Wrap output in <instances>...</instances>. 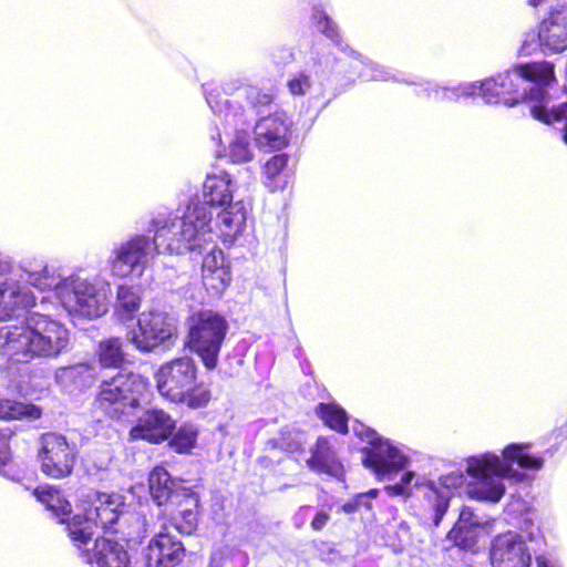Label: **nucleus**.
<instances>
[{
  "label": "nucleus",
  "mask_w": 567,
  "mask_h": 567,
  "mask_svg": "<svg viewBox=\"0 0 567 567\" xmlns=\"http://www.w3.org/2000/svg\"><path fill=\"white\" fill-rule=\"evenodd\" d=\"M209 218L204 205H190L181 218L158 227L153 237L143 234L132 236L113 251V275L127 277L136 267H144L148 257L159 254L161 247L177 255L202 251L207 241L205 235L209 233Z\"/></svg>",
  "instance_id": "1"
},
{
  "label": "nucleus",
  "mask_w": 567,
  "mask_h": 567,
  "mask_svg": "<svg viewBox=\"0 0 567 567\" xmlns=\"http://www.w3.org/2000/svg\"><path fill=\"white\" fill-rule=\"evenodd\" d=\"M64 324L44 315L32 316L27 324L12 326L6 333L4 348L11 360L29 363L37 358H56L69 346Z\"/></svg>",
  "instance_id": "2"
},
{
  "label": "nucleus",
  "mask_w": 567,
  "mask_h": 567,
  "mask_svg": "<svg viewBox=\"0 0 567 567\" xmlns=\"http://www.w3.org/2000/svg\"><path fill=\"white\" fill-rule=\"evenodd\" d=\"M148 380L138 373L120 370L101 381L93 400V408L113 421L127 420L135 410L150 402Z\"/></svg>",
  "instance_id": "3"
},
{
  "label": "nucleus",
  "mask_w": 567,
  "mask_h": 567,
  "mask_svg": "<svg viewBox=\"0 0 567 567\" xmlns=\"http://www.w3.org/2000/svg\"><path fill=\"white\" fill-rule=\"evenodd\" d=\"M162 396L192 410L206 408L212 401L209 385L198 379V367L188 355L163 363L155 373Z\"/></svg>",
  "instance_id": "4"
},
{
  "label": "nucleus",
  "mask_w": 567,
  "mask_h": 567,
  "mask_svg": "<svg viewBox=\"0 0 567 567\" xmlns=\"http://www.w3.org/2000/svg\"><path fill=\"white\" fill-rule=\"evenodd\" d=\"M229 324L212 309H199L187 317L184 347L196 354L208 371L218 367Z\"/></svg>",
  "instance_id": "5"
},
{
  "label": "nucleus",
  "mask_w": 567,
  "mask_h": 567,
  "mask_svg": "<svg viewBox=\"0 0 567 567\" xmlns=\"http://www.w3.org/2000/svg\"><path fill=\"white\" fill-rule=\"evenodd\" d=\"M76 447L63 434L47 432L39 437L37 458L41 473L52 480L72 475L76 465Z\"/></svg>",
  "instance_id": "6"
},
{
  "label": "nucleus",
  "mask_w": 567,
  "mask_h": 567,
  "mask_svg": "<svg viewBox=\"0 0 567 567\" xmlns=\"http://www.w3.org/2000/svg\"><path fill=\"white\" fill-rule=\"evenodd\" d=\"M506 470L497 455L470 457L466 472L475 481L468 486V495L477 501L499 502L505 494V486L498 477L505 475Z\"/></svg>",
  "instance_id": "7"
},
{
  "label": "nucleus",
  "mask_w": 567,
  "mask_h": 567,
  "mask_svg": "<svg viewBox=\"0 0 567 567\" xmlns=\"http://www.w3.org/2000/svg\"><path fill=\"white\" fill-rule=\"evenodd\" d=\"M535 87H523V83L517 75L511 72L497 74L496 76L484 80L481 83V94L488 104H504L514 106L520 103L534 104L532 100Z\"/></svg>",
  "instance_id": "8"
},
{
  "label": "nucleus",
  "mask_w": 567,
  "mask_h": 567,
  "mask_svg": "<svg viewBox=\"0 0 567 567\" xmlns=\"http://www.w3.org/2000/svg\"><path fill=\"white\" fill-rule=\"evenodd\" d=\"M176 427V421L169 412L161 408L145 409L128 430L132 441H144L152 445L166 442Z\"/></svg>",
  "instance_id": "9"
},
{
  "label": "nucleus",
  "mask_w": 567,
  "mask_h": 567,
  "mask_svg": "<svg viewBox=\"0 0 567 567\" xmlns=\"http://www.w3.org/2000/svg\"><path fill=\"white\" fill-rule=\"evenodd\" d=\"M174 330L166 312L147 311L137 320V330L132 333L130 341L140 352L148 353L171 339Z\"/></svg>",
  "instance_id": "10"
},
{
  "label": "nucleus",
  "mask_w": 567,
  "mask_h": 567,
  "mask_svg": "<svg viewBox=\"0 0 567 567\" xmlns=\"http://www.w3.org/2000/svg\"><path fill=\"white\" fill-rule=\"evenodd\" d=\"M450 504V497L433 482L416 483L411 508L422 524L439 526Z\"/></svg>",
  "instance_id": "11"
},
{
  "label": "nucleus",
  "mask_w": 567,
  "mask_h": 567,
  "mask_svg": "<svg viewBox=\"0 0 567 567\" xmlns=\"http://www.w3.org/2000/svg\"><path fill=\"white\" fill-rule=\"evenodd\" d=\"M493 567H530L532 556L522 537L514 532L496 535L491 543Z\"/></svg>",
  "instance_id": "12"
},
{
  "label": "nucleus",
  "mask_w": 567,
  "mask_h": 567,
  "mask_svg": "<svg viewBox=\"0 0 567 567\" xmlns=\"http://www.w3.org/2000/svg\"><path fill=\"white\" fill-rule=\"evenodd\" d=\"M186 557L184 543L175 535L159 532L145 548V567H177Z\"/></svg>",
  "instance_id": "13"
},
{
  "label": "nucleus",
  "mask_w": 567,
  "mask_h": 567,
  "mask_svg": "<svg viewBox=\"0 0 567 567\" xmlns=\"http://www.w3.org/2000/svg\"><path fill=\"white\" fill-rule=\"evenodd\" d=\"M182 492L165 506L171 525L183 535H192L198 527L199 495L192 487Z\"/></svg>",
  "instance_id": "14"
},
{
  "label": "nucleus",
  "mask_w": 567,
  "mask_h": 567,
  "mask_svg": "<svg viewBox=\"0 0 567 567\" xmlns=\"http://www.w3.org/2000/svg\"><path fill=\"white\" fill-rule=\"evenodd\" d=\"M362 464L370 468L379 480L385 475L398 473L405 465V457L399 450L383 437L372 446H363Z\"/></svg>",
  "instance_id": "15"
},
{
  "label": "nucleus",
  "mask_w": 567,
  "mask_h": 567,
  "mask_svg": "<svg viewBox=\"0 0 567 567\" xmlns=\"http://www.w3.org/2000/svg\"><path fill=\"white\" fill-rule=\"evenodd\" d=\"M116 493L97 492L94 499L84 509V515L93 526L100 527L105 534H117L115 525L123 513L124 503Z\"/></svg>",
  "instance_id": "16"
},
{
  "label": "nucleus",
  "mask_w": 567,
  "mask_h": 567,
  "mask_svg": "<svg viewBox=\"0 0 567 567\" xmlns=\"http://www.w3.org/2000/svg\"><path fill=\"white\" fill-rule=\"evenodd\" d=\"M538 38L554 53L567 49V3L550 8L539 24Z\"/></svg>",
  "instance_id": "17"
},
{
  "label": "nucleus",
  "mask_w": 567,
  "mask_h": 567,
  "mask_svg": "<svg viewBox=\"0 0 567 567\" xmlns=\"http://www.w3.org/2000/svg\"><path fill=\"white\" fill-rule=\"evenodd\" d=\"M306 465L310 471L337 478L344 475V466L338 457L330 436L319 435L311 445Z\"/></svg>",
  "instance_id": "18"
},
{
  "label": "nucleus",
  "mask_w": 567,
  "mask_h": 567,
  "mask_svg": "<svg viewBox=\"0 0 567 567\" xmlns=\"http://www.w3.org/2000/svg\"><path fill=\"white\" fill-rule=\"evenodd\" d=\"M231 178L227 172H221L220 174H209L206 176V179L203 185V196L204 202L193 200L190 202L186 208L190 205H204L206 210L212 217L210 207H224L233 203V192L230 189ZM212 218H209V223ZM210 227V224L208 225Z\"/></svg>",
  "instance_id": "19"
},
{
  "label": "nucleus",
  "mask_w": 567,
  "mask_h": 567,
  "mask_svg": "<svg viewBox=\"0 0 567 567\" xmlns=\"http://www.w3.org/2000/svg\"><path fill=\"white\" fill-rule=\"evenodd\" d=\"M83 556L89 564L96 567H128L130 556L124 547L105 537L96 538L92 550H84Z\"/></svg>",
  "instance_id": "20"
},
{
  "label": "nucleus",
  "mask_w": 567,
  "mask_h": 567,
  "mask_svg": "<svg viewBox=\"0 0 567 567\" xmlns=\"http://www.w3.org/2000/svg\"><path fill=\"white\" fill-rule=\"evenodd\" d=\"M258 141L271 150H281L289 144V123L285 112H275L258 124Z\"/></svg>",
  "instance_id": "21"
},
{
  "label": "nucleus",
  "mask_w": 567,
  "mask_h": 567,
  "mask_svg": "<svg viewBox=\"0 0 567 567\" xmlns=\"http://www.w3.org/2000/svg\"><path fill=\"white\" fill-rule=\"evenodd\" d=\"M186 487L177 483L162 465L155 466L148 474L150 494L158 506H166L182 492L179 489Z\"/></svg>",
  "instance_id": "22"
},
{
  "label": "nucleus",
  "mask_w": 567,
  "mask_h": 567,
  "mask_svg": "<svg viewBox=\"0 0 567 567\" xmlns=\"http://www.w3.org/2000/svg\"><path fill=\"white\" fill-rule=\"evenodd\" d=\"M247 217L246 208L241 200L230 203L224 206V209L217 215V235L216 237L223 244H231L241 231Z\"/></svg>",
  "instance_id": "23"
},
{
  "label": "nucleus",
  "mask_w": 567,
  "mask_h": 567,
  "mask_svg": "<svg viewBox=\"0 0 567 567\" xmlns=\"http://www.w3.org/2000/svg\"><path fill=\"white\" fill-rule=\"evenodd\" d=\"M549 99L547 90L535 87L532 95L534 101V104L530 105L532 116L546 125L563 123V128H567V102L548 107Z\"/></svg>",
  "instance_id": "24"
},
{
  "label": "nucleus",
  "mask_w": 567,
  "mask_h": 567,
  "mask_svg": "<svg viewBox=\"0 0 567 567\" xmlns=\"http://www.w3.org/2000/svg\"><path fill=\"white\" fill-rule=\"evenodd\" d=\"M124 346V340L116 336L100 340L94 350V358L99 365L103 369L122 370L127 363Z\"/></svg>",
  "instance_id": "25"
},
{
  "label": "nucleus",
  "mask_w": 567,
  "mask_h": 567,
  "mask_svg": "<svg viewBox=\"0 0 567 567\" xmlns=\"http://www.w3.org/2000/svg\"><path fill=\"white\" fill-rule=\"evenodd\" d=\"M513 73L522 82H533L536 84L534 87H542L544 90L556 82L555 65L553 62L545 60L515 64Z\"/></svg>",
  "instance_id": "26"
},
{
  "label": "nucleus",
  "mask_w": 567,
  "mask_h": 567,
  "mask_svg": "<svg viewBox=\"0 0 567 567\" xmlns=\"http://www.w3.org/2000/svg\"><path fill=\"white\" fill-rule=\"evenodd\" d=\"M32 495L52 513V515L58 519V523L66 516H70L73 512L70 501L66 499L62 491L54 485H39L33 488Z\"/></svg>",
  "instance_id": "27"
},
{
  "label": "nucleus",
  "mask_w": 567,
  "mask_h": 567,
  "mask_svg": "<svg viewBox=\"0 0 567 567\" xmlns=\"http://www.w3.org/2000/svg\"><path fill=\"white\" fill-rule=\"evenodd\" d=\"M99 372L94 364L80 362L72 365L60 368L58 381L64 386H71L78 390L91 388L97 379Z\"/></svg>",
  "instance_id": "28"
},
{
  "label": "nucleus",
  "mask_w": 567,
  "mask_h": 567,
  "mask_svg": "<svg viewBox=\"0 0 567 567\" xmlns=\"http://www.w3.org/2000/svg\"><path fill=\"white\" fill-rule=\"evenodd\" d=\"M472 511L467 507H463L457 522L447 532V539L453 543L454 546L471 550L477 543V527L478 524L471 522Z\"/></svg>",
  "instance_id": "29"
},
{
  "label": "nucleus",
  "mask_w": 567,
  "mask_h": 567,
  "mask_svg": "<svg viewBox=\"0 0 567 567\" xmlns=\"http://www.w3.org/2000/svg\"><path fill=\"white\" fill-rule=\"evenodd\" d=\"M142 305V290L138 286L120 285L116 289L114 312L122 321L133 320Z\"/></svg>",
  "instance_id": "30"
},
{
  "label": "nucleus",
  "mask_w": 567,
  "mask_h": 567,
  "mask_svg": "<svg viewBox=\"0 0 567 567\" xmlns=\"http://www.w3.org/2000/svg\"><path fill=\"white\" fill-rule=\"evenodd\" d=\"M65 526L66 536L72 543L74 547L81 550L83 555L86 546L93 539V530L92 523L89 522V518L84 515V513H78L74 515L66 516L64 519L60 522Z\"/></svg>",
  "instance_id": "31"
},
{
  "label": "nucleus",
  "mask_w": 567,
  "mask_h": 567,
  "mask_svg": "<svg viewBox=\"0 0 567 567\" xmlns=\"http://www.w3.org/2000/svg\"><path fill=\"white\" fill-rule=\"evenodd\" d=\"M315 413L328 429L342 435L349 433V415L338 403L320 402L315 406Z\"/></svg>",
  "instance_id": "32"
},
{
  "label": "nucleus",
  "mask_w": 567,
  "mask_h": 567,
  "mask_svg": "<svg viewBox=\"0 0 567 567\" xmlns=\"http://www.w3.org/2000/svg\"><path fill=\"white\" fill-rule=\"evenodd\" d=\"M198 430L192 423H183L175 427L166 441L168 447L176 454H190L197 444Z\"/></svg>",
  "instance_id": "33"
},
{
  "label": "nucleus",
  "mask_w": 567,
  "mask_h": 567,
  "mask_svg": "<svg viewBox=\"0 0 567 567\" xmlns=\"http://www.w3.org/2000/svg\"><path fill=\"white\" fill-rule=\"evenodd\" d=\"M41 409L34 404H24L12 399L0 400L1 420H21L23 417L39 419Z\"/></svg>",
  "instance_id": "34"
},
{
  "label": "nucleus",
  "mask_w": 567,
  "mask_h": 567,
  "mask_svg": "<svg viewBox=\"0 0 567 567\" xmlns=\"http://www.w3.org/2000/svg\"><path fill=\"white\" fill-rule=\"evenodd\" d=\"M206 244L202 251L195 250L194 252L203 254L207 250V254L203 258L202 262V272H210L213 270H219V268H229V262L226 261L224 251L215 245V241L212 237V228L209 227V233L205 235Z\"/></svg>",
  "instance_id": "35"
},
{
  "label": "nucleus",
  "mask_w": 567,
  "mask_h": 567,
  "mask_svg": "<svg viewBox=\"0 0 567 567\" xmlns=\"http://www.w3.org/2000/svg\"><path fill=\"white\" fill-rule=\"evenodd\" d=\"M527 445L509 444L505 447L504 457L513 463H516L523 468L540 470L544 465V458L540 455H533L526 452Z\"/></svg>",
  "instance_id": "36"
},
{
  "label": "nucleus",
  "mask_w": 567,
  "mask_h": 567,
  "mask_svg": "<svg viewBox=\"0 0 567 567\" xmlns=\"http://www.w3.org/2000/svg\"><path fill=\"white\" fill-rule=\"evenodd\" d=\"M231 282V270L219 268L208 272H202V284L206 291L213 296H220Z\"/></svg>",
  "instance_id": "37"
},
{
  "label": "nucleus",
  "mask_w": 567,
  "mask_h": 567,
  "mask_svg": "<svg viewBox=\"0 0 567 567\" xmlns=\"http://www.w3.org/2000/svg\"><path fill=\"white\" fill-rule=\"evenodd\" d=\"M17 284L13 281L0 282V319L7 320L17 317Z\"/></svg>",
  "instance_id": "38"
},
{
  "label": "nucleus",
  "mask_w": 567,
  "mask_h": 567,
  "mask_svg": "<svg viewBox=\"0 0 567 567\" xmlns=\"http://www.w3.org/2000/svg\"><path fill=\"white\" fill-rule=\"evenodd\" d=\"M276 90H265L255 85L245 87V97L254 107L269 106L276 99Z\"/></svg>",
  "instance_id": "39"
},
{
  "label": "nucleus",
  "mask_w": 567,
  "mask_h": 567,
  "mask_svg": "<svg viewBox=\"0 0 567 567\" xmlns=\"http://www.w3.org/2000/svg\"><path fill=\"white\" fill-rule=\"evenodd\" d=\"M75 295L79 311L82 313L89 317H100L104 312L103 306L99 305L95 293L80 296L79 292L75 291Z\"/></svg>",
  "instance_id": "40"
},
{
  "label": "nucleus",
  "mask_w": 567,
  "mask_h": 567,
  "mask_svg": "<svg viewBox=\"0 0 567 567\" xmlns=\"http://www.w3.org/2000/svg\"><path fill=\"white\" fill-rule=\"evenodd\" d=\"M228 157L231 163H246L251 159L252 155L249 150V143L243 140H235L230 143Z\"/></svg>",
  "instance_id": "41"
},
{
  "label": "nucleus",
  "mask_w": 567,
  "mask_h": 567,
  "mask_svg": "<svg viewBox=\"0 0 567 567\" xmlns=\"http://www.w3.org/2000/svg\"><path fill=\"white\" fill-rule=\"evenodd\" d=\"M287 164V154H276L266 162L262 173L266 178L272 181L286 168Z\"/></svg>",
  "instance_id": "42"
},
{
  "label": "nucleus",
  "mask_w": 567,
  "mask_h": 567,
  "mask_svg": "<svg viewBox=\"0 0 567 567\" xmlns=\"http://www.w3.org/2000/svg\"><path fill=\"white\" fill-rule=\"evenodd\" d=\"M13 434L10 427H0V468L9 464L12 458L10 442Z\"/></svg>",
  "instance_id": "43"
},
{
  "label": "nucleus",
  "mask_w": 567,
  "mask_h": 567,
  "mask_svg": "<svg viewBox=\"0 0 567 567\" xmlns=\"http://www.w3.org/2000/svg\"><path fill=\"white\" fill-rule=\"evenodd\" d=\"M275 446L288 453H302L305 451L303 443L292 436L290 432L280 433L276 440Z\"/></svg>",
  "instance_id": "44"
},
{
  "label": "nucleus",
  "mask_w": 567,
  "mask_h": 567,
  "mask_svg": "<svg viewBox=\"0 0 567 567\" xmlns=\"http://www.w3.org/2000/svg\"><path fill=\"white\" fill-rule=\"evenodd\" d=\"M364 497L365 496L361 495L360 493L355 494L341 506V511L346 514H353L360 512L361 509L371 512L373 509L372 502L365 501Z\"/></svg>",
  "instance_id": "45"
},
{
  "label": "nucleus",
  "mask_w": 567,
  "mask_h": 567,
  "mask_svg": "<svg viewBox=\"0 0 567 567\" xmlns=\"http://www.w3.org/2000/svg\"><path fill=\"white\" fill-rule=\"evenodd\" d=\"M287 86L292 95H303L311 86L310 78L306 73H299L297 76L288 80Z\"/></svg>",
  "instance_id": "46"
},
{
  "label": "nucleus",
  "mask_w": 567,
  "mask_h": 567,
  "mask_svg": "<svg viewBox=\"0 0 567 567\" xmlns=\"http://www.w3.org/2000/svg\"><path fill=\"white\" fill-rule=\"evenodd\" d=\"M320 25V31L329 39L334 42H339L341 37L338 30V27L333 23V21L326 14L321 13L320 19L318 21Z\"/></svg>",
  "instance_id": "47"
},
{
  "label": "nucleus",
  "mask_w": 567,
  "mask_h": 567,
  "mask_svg": "<svg viewBox=\"0 0 567 567\" xmlns=\"http://www.w3.org/2000/svg\"><path fill=\"white\" fill-rule=\"evenodd\" d=\"M353 432L360 441L368 444L367 446H372L374 443L380 442L382 439V436H380L375 430L363 424L360 426H354Z\"/></svg>",
  "instance_id": "48"
},
{
  "label": "nucleus",
  "mask_w": 567,
  "mask_h": 567,
  "mask_svg": "<svg viewBox=\"0 0 567 567\" xmlns=\"http://www.w3.org/2000/svg\"><path fill=\"white\" fill-rule=\"evenodd\" d=\"M16 303L18 313L20 310L32 308L35 305V298L30 290L23 289L17 284Z\"/></svg>",
  "instance_id": "49"
},
{
  "label": "nucleus",
  "mask_w": 567,
  "mask_h": 567,
  "mask_svg": "<svg viewBox=\"0 0 567 567\" xmlns=\"http://www.w3.org/2000/svg\"><path fill=\"white\" fill-rule=\"evenodd\" d=\"M384 491L391 497H396V496H403L405 498L414 497V487L409 488V487L404 486L401 482H398L392 485H386L384 487Z\"/></svg>",
  "instance_id": "50"
},
{
  "label": "nucleus",
  "mask_w": 567,
  "mask_h": 567,
  "mask_svg": "<svg viewBox=\"0 0 567 567\" xmlns=\"http://www.w3.org/2000/svg\"><path fill=\"white\" fill-rule=\"evenodd\" d=\"M331 515L329 511H318L310 522V527L313 532H321L330 522Z\"/></svg>",
  "instance_id": "51"
},
{
  "label": "nucleus",
  "mask_w": 567,
  "mask_h": 567,
  "mask_svg": "<svg viewBox=\"0 0 567 567\" xmlns=\"http://www.w3.org/2000/svg\"><path fill=\"white\" fill-rule=\"evenodd\" d=\"M361 495L365 496V501H370L372 502V499L377 498L378 494H379V489L377 488H371L369 489L368 492H363V493H360Z\"/></svg>",
  "instance_id": "52"
},
{
  "label": "nucleus",
  "mask_w": 567,
  "mask_h": 567,
  "mask_svg": "<svg viewBox=\"0 0 567 567\" xmlns=\"http://www.w3.org/2000/svg\"><path fill=\"white\" fill-rule=\"evenodd\" d=\"M413 477H414V473H413V472H411V471H409V472H405V473L402 475V477H401L400 482H401L404 486H406V487H408V486H409V484L411 483V481L413 480Z\"/></svg>",
  "instance_id": "53"
},
{
  "label": "nucleus",
  "mask_w": 567,
  "mask_h": 567,
  "mask_svg": "<svg viewBox=\"0 0 567 567\" xmlns=\"http://www.w3.org/2000/svg\"><path fill=\"white\" fill-rule=\"evenodd\" d=\"M258 463L262 464L264 466H268L270 465L272 462L271 460L267 458V457H259L258 458Z\"/></svg>",
  "instance_id": "54"
},
{
  "label": "nucleus",
  "mask_w": 567,
  "mask_h": 567,
  "mask_svg": "<svg viewBox=\"0 0 567 567\" xmlns=\"http://www.w3.org/2000/svg\"><path fill=\"white\" fill-rule=\"evenodd\" d=\"M561 140L567 145V128H561Z\"/></svg>",
  "instance_id": "55"
},
{
  "label": "nucleus",
  "mask_w": 567,
  "mask_h": 567,
  "mask_svg": "<svg viewBox=\"0 0 567 567\" xmlns=\"http://www.w3.org/2000/svg\"><path fill=\"white\" fill-rule=\"evenodd\" d=\"M543 0H528L529 4L537 7L542 3Z\"/></svg>",
  "instance_id": "56"
},
{
  "label": "nucleus",
  "mask_w": 567,
  "mask_h": 567,
  "mask_svg": "<svg viewBox=\"0 0 567 567\" xmlns=\"http://www.w3.org/2000/svg\"><path fill=\"white\" fill-rule=\"evenodd\" d=\"M538 567H549V566L546 564H539Z\"/></svg>",
  "instance_id": "57"
}]
</instances>
